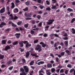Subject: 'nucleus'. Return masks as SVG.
Here are the masks:
<instances>
[{
    "label": "nucleus",
    "instance_id": "obj_62",
    "mask_svg": "<svg viewBox=\"0 0 75 75\" xmlns=\"http://www.w3.org/2000/svg\"><path fill=\"white\" fill-rule=\"evenodd\" d=\"M46 3H47V4H48V5H49V4H50V2H49V1H46Z\"/></svg>",
    "mask_w": 75,
    "mask_h": 75
},
{
    "label": "nucleus",
    "instance_id": "obj_14",
    "mask_svg": "<svg viewBox=\"0 0 75 75\" xmlns=\"http://www.w3.org/2000/svg\"><path fill=\"white\" fill-rule=\"evenodd\" d=\"M11 4L12 5L11 6V8H14L15 7V5L14 4V3L13 2H12L11 3Z\"/></svg>",
    "mask_w": 75,
    "mask_h": 75
},
{
    "label": "nucleus",
    "instance_id": "obj_3",
    "mask_svg": "<svg viewBox=\"0 0 75 75\" xmlns=\"http://www.w3.org/2000/svg\"><path fill=\"white\" fill-rule=\"evenodd\" d=\"M23 68L24 69H25V72H28L29 71L28 69V67H27L26 66H24Z\"/></svg>",
    "mask_w": 75,
    "mask_h": 75
},
{
    "label": "nucleus",
    "instance_id": "obj_31",
    "mask_svg": "<svg viewBox=\"0 0 75 75\" xmlns=\"http://www.w3.org/2000/svg\"><path fill=\"white\" fill-rule=\"evenodd\" d=\"M28 9V7H26L25 8L23 9V11H27Z\"/></svg>",
    "mask_w": 75,
    "mask_h": 75
},
{
    "label": "nucleus",
    "instance_id": "obj_59",
    "mask_svg": "<svg viewBox=\"0 0 75 75\" xmlns=\"http://www.w3.org/2000/svg\"><path fill=\"white\" fill-rule=\"evenodd\" d=\"M1 25H6V23H4V22H2L1 23Z\"/></svg>",
    "mask_w": 75,
    "mask_h": 75
},
{
    "label": "nucleus",
    "instance_id": "obj_9",
    "mask_svg": "<svg viewBox=\"0 0 75 75\" xmlns=\"http://www.w3.org/2000/svg\"><path fill=\"white\" fill-rule=\"evenodd\" d=\"M32 14L31 13H29L28 14H25V15L26 17H31L32 16Z\"/></svg>",
    "mask_w": 75,
    "mask_h": 75
},
{
    "label": "nucleus",
    "instance_id": "obj_29",
    "mask_svg": "<svg viewBox=\"0 0 75 75\" xmlns=\"http://www.w3.org/2000/svg\"><path fill=\"white\" fill-rule=\"evenodd\" d=\"M17 24L18 25H21V24H22V22L20 21V22H18L17 23Z\"/></svg>",
    "mask_w": 75,
    "mask_h": 75
},
{
    "label": "nucleus",
    "instance_id": "obj_57",
    "mask_svg": "<svg viewBox=\"0 0 75 75\" xmlns=\"http://www.w3.org/2000/svg\"><path fill=\"white\" fill-rule=\"evenodd\" d=\"M75 18H73L71 21V23H73V22H74V21H75Z\"/></svg>",
    "mask_w": 75,
    "mask_h": 75
},
{
    "label": "nucleus",
    "instance_id": "obj_41",
    "mask_svg": "<svg viewBox=\"0 0 75 75\" xmlns=\"http://www.w3.org/2000/svg\"><path fill=\"white\" fill-rule=\"evenodd\" d=\"M40 9H43V8H44V6H42V5L40 6Z\"/></svg>",
    "mask_w": 75,
    "mask_h": 75
},
{
    "label": "nucleus",
    "instance_id": "obj_50",
    "mask_svg": "<svg viewBox=\"0 0 75 75\" xmlns=\"http://www.w3.org/2000/svg\"><path fill=\"white\" fill-rule=\"evenodd\" d=\"M15 2L16 3H20V1L19 0H15Z\"/></svg>",
    "mask_w": 75,
    "mask_h": 75
},
{
    "label": "nucleus",
    "instance_id": "obj_18",
    "mask_svg": "<svg viewBox=\"0 0 75 75\" xmlns=\"http://www.w3.org/2000/svg\"><path fill=\"white\" fill-rule=\"evenodd\" d=\"M9 20H13V15L12 14H11L9 16Z\"/></svg>",
    "mask_w": 75,
    "mask_h": 75
},
{
    "label": "nucleus",
    "instance_id": "obj_4",
    "mask_svg": "<svg viewBox=\"0 0 75 75\" xmlns=\"http://www.w3.org/2000/svg\"><path fill=\"white\" fill-rule=\"evenodd\" d=\"M54 20H49L48 22H47V23L48 25H50V24H52V22H54Z\"/></svg>",
    "mask_w": 75,
    "mask_h": 75
},
{
    "label": "nucleus",
    "instance_id": "obj_45",
    "mask_svg": "<svg viewBox=\"0 0 75 75\" xmlns=\"http://www.w3.org/2000/svg\"><path fill=\"white\" fill-rule=\"evenodd\" d=\"M50 56H51V57H52V58H54V55H53V54L52 53H51L50 54Z\"/></svg>",
    "mask_w": 75,
    "mask_h": 75
},
{
    "label": "nucleus",
    "instance_id": "obj_25",
    "mask_svg": "<svg viewBox=\"0 0 75 75\" xmlns=\"http://www.w3.org/2000/svg\"><path fill=\"white\" fill-rule=\"evenodd\" d=\"M4 58V55L0 54V59H3Z\"/></svg>",
    "mask_w": 75,
    "mask_h": 75
},
{
    "label": "nucleus",
    "instance_id": "obj_56",
    "mask_svg": "<svg viewBox=\"0 0 75 75\" xmlns=\"http://www.w3.org/2000/svg\"><path fill=\"white\" fill-rule=\"evenodd\" d=\"M31 33L32 34H33L34 33V31L33 30H31Z\"/></svg>",
    "mask_w": 75,
    "mask_h": 75
},
{
    "label": "nucleus",
    "instance_id": "obj_16",
    "mask_svg": "<svg viewBox=\"0 0 75 75\" xmlns=\"http://www.w3.org/2000/svg\"><path fill=\"white\" fill-rule=\"evenodd\" d=\"M71 32L72 34H75V30L74 28H72L71 29Z\"/></svg>",
    "mask_w": 75,
    "mask_h": 75
},
{
    "label": "nucleus",
    "instance_id": "obj_28",
    "mask_svg": "<svg viewBox=\"0 0 75 75\" xmlns=\"http://www.w3.org/2000/svg\"><path fill=\"white\" fill-rule=\"evenodd\" d=\"M27 75V73L23 72L22 73H20V75Z\"/></svg>",
    "mask_w": 75,
    "mask_h": 75
},
{
    "label": "nucleus",
    "instance_id": "obj_58",
    "mask_svg": "<svg viewBox=\"0 0 75 75\" xmlns=\"http://www.w3.org/2000/svg\"><path fill=\"white\" fill-rule=\"evenodd\" d=\"M38 13L39 14H42V12L41 11H38Z\"/></svg>",
    "mask_w": 75,
    "mask_h": 75
},
{
    "label": "nucleus",
    "instance_id": "obj_63",
    "mask_svg": "<svg viewBox=\"0 0 75 75\" xmlns=\"http://www.w3.org/2000/svg\"><path fill=\"white\" fill-rule=\"evenodd\" d=\"M54 34H51L49 35L50 37H53L54 36Z\"/></svg>",
    "mask_w": 75,
    "mask_h": 75
},
{
    "label": "nucleus",
    "instance_id": "obj_54",
    "mask_svg": "<svg viewBox=\"0 0 75 75\" xmlns=\"http://www.w3.org/2000/svg\"><path fill=\"white\" fill-rule=\"evenodd\" d=\"M37 18L39 19H40V18H41V16H40V15H38L37 16Z\"/></svg>",
    "mask_w": 75,
    "mask_h": 75
},
{
    "label": "nucleus",
    "instance_id": "obj_51",
    "mask_svg": "<svg viewBox=\"0 0 75 75\" xmlns=\"http://www.w3.org/2000/svg\"><path fill=\"white\" fill-rule=\"evenodd\" d=\"M63 39H64V40H67L68 39V37H66L63 38Z\"/></svg>",
    "mask_w": 75,
    "mask_h": 75
},
{
    "label": "nucleus",
    "instance_id": "obj_12",
    "mask_svg": "<svg viewBox=\"0 0 75 75\" xmlns=\"http://www.w3.org/2000/svg\"><path fill=\"white\" fill-rule=\"evenodd\" d=\"M13 12L15 13H18V9L17 8H15L13 10Z\"/></svg>",
    "mask_w": 75,
    "mask_h": 75
},
{
    "label": "nucleus",
    "instance_id": "obj_39",
    "mask_svg": "<svg viewBox=\"0 0 75 75\" xmlns=\"http://www.w3.org/2000/svg\"><path fill=\"white\" fill-rule=\"evenodd\" d=\"M64 54H65V52H63L60 53V55L62 56H63V55H64Z\"/></svg>",
    "mask_w": 75,
    "mask_h": 75
},
{
    "label": "nucleus",
    "instance_id": "obj_32",
    "mask_svg": "<svg viewBox=\"0 0 75 75\" xmlns=\"http://www.w3.org/2000/svg\"><path fill=\"white\" fill-rule=\"evenodd\" d=\"M42 26V22L38 24V27H40Z\"/></svg>",
    "mask_w": 75,
    "mask_h": 75
},
{
    "label": "nucleus",
    "instance_id": "obj_42",
    "mask_svg": "<svg viewBox=\"0 0 75 75\" xmlns=\"http://www.w3.org/2000/svg\"><path fill=\"white\" fill-rule=\"evenodd\" d=\"M46 10H48V11H50V10H51V8L50 7H48L46 8Z\"/></svg>",
    "mask_w": 75,
    "mask_h": 75
},
{
    "label": "nucleus",
    "instance_id": "obj_15",
    "mask_svg": "<svg viewBox=\"0 0 75 75\" xmlns=\"http://www.w3.org/2000/svg\"><path fill=\"white\" fill-rule=\"evenodd\" d=\"M24 43V42H20L19 43V44L20 45L21 47H23V43Z\"/></svg>",
    "mask_w": 75,
    "mask_h": 75
},
{
    "label": "nucleus",
    "instance_id": "obj_19",
    "mask_svg": "<svg viewBox=\"0 0 75 75\" xmlns=\"http://www.w3.org/2000/svg\"><path fill=\"white\" fill-rule=\"evenodd\" d=\"M67 10L68 11H69V12H71V11H73V10L70 8H67Z\"/></svg>",
    "mask_w": 75,
    "mask_h": 75
},
{
    "label": "nucleus",
    "instance_id": "obj_20",
    "mask_svg": "<svg viewBox=\"0 0 75 75\" xmlns=\"http://www.w3.org/2000/svg\"><path fill=\"white\" fill-rule=\"evenodd\" d=\"M47 67L48 68H51L52 67V64H49L47 65Z\"/></svg>",
    "mask_w": 75,
    "mask_h": 75
},
{
    "label": "nucleus",
    "instance_id": "obj_61",
    "mask_svg": "<svg viewBox=\"0 0 75 75\" xmlns=\"http://www.w3.org/2000/svg\"><path fill=\"white\" fill-rule=\"evenodd\" d=\"M56 61H57V62H58V61H59V59L57 57L56 58Z\"/></svg>",
    "mask_w": 75,
    "mask_h": 75
},
{
    "label": "nucleus",
    "instance_id": "obj_26",
    "mask_svg": "<svg viewBox=\"0 0 75 75\" xmlns=\"http://www.w3.org/2000/svg\"><path fill=\"white\" fill-rule=\"evenodd\" d=\"M34 64V61H32L30 63V65H33Z\"/></svg>",
    "mask_w": 75,
    "mask_h": 75
},
{
    "label": "nucleus",
    "instance_id": "obj_64",
    "mask_svg": "<svg viewBox=\"0 0 75 75\" xmlns=\"http://www.w3.org/2000/svg\"><path fill=\"white\" fill-rule=\"evenodd\" d=\"M47 75H51V72H48L47 73Z\"/></svg>",
    "mask_w": 75,
    "mask_h": 75
},
{
    "label": "nucleus",
    "instance_id": "obj_46",
    "mask_svg": "<svg viewBox=\"0 0 75 75\" xmlns=\"http://www.w3.org/2000/svg\"><path fill=\"white\" fill-rule=\"evenodd\" d=\"M12 25L13 26V27H17V25H15L13 23H12Z\"/></svg>",
    "mask_w": 75,
    "mask_h": 75
},
{
    "label": "nucleus",
    "instance_id": "obj_48",
    "mask_svg": "<svg viewBox=\"0 0 75 75\" xmlns=\"http://www.w3.org/2000/svg\"><path fill=\"white\" fill-rule=\"evenodd\" d=\"M19 50H20V51H21V52H23V51H24V49H22L21 48H20L19 49Z\"/></svg>",
    "mask_w": 75,
    "mask_h": 75
},
{
    "label": "nucleus",
    "instance_id": "obj_34",
    "mask_svg": "<svg viewBox=\"0 0 75 75\" xmlns=\"http://www.w3.org/2000/svg\"><path fill=\"white\" fill-rule=\"evenodd\" d=\"M2 44H6V40H3L2 41Z\"/></svg>",
    "mask_w": 75,
    "mask_h": 75
},
{
    "label": "nucleus",
    "instance_id": "obj_1",
    "mask_svg": "<svg viewBox=\"0 0 75 75\" xmlns=\"http://www.w3.org/2000/svg\"><path fill=\"white\" fill-rule=\"evenodd\" d=\"M41 46L40 45H37L35 48V50H38V52H40L41 51Z\"/></svg>",
    "mask_w": 75,
    "mask_h": 75
},
{
    "label": "nucleus",
    "instance_id": "obj_44",
    "mask_svg": "<svg viewBox=\"0 0 75 75\" xmlns=\"http://www.w3.org/2000/svg\"><path fill=\"white\" fill-rule=\"evenodd\" d=\"M20 71H21V72H23L24 71V69H23V68H21L20 69Z\"/></svg>",
    "mask_w": 75,
    "mask_h": 75
},
{
    "label": "nucleus",
    "instance_id": "obj_8",
    "mask_svg": "<svg viewBox=\"0 0 75 75\" xmlns=\"http://www.w3.org/2000/svg\"><path fill=\"white\" fill-rule=\"evenodd\" d=\"M6 10L5 9V7H4L0 10V13H3Z\"/></svg>",
    "mask_w": 75,
    "mask_h": 75
},
{
    "label": "nucleus",
    "instance_id": "obj_24",
    "mask_svg": "<svg viewBox=\"0 0 75 75\" xmlns=\"http://www.w3.org/2000/svg\"><path fill=\"white\" fill-rule=\"evenodd\" d=\"M74 71H75V69L74 68L71 69L70 71V73H72L73 71L74 72Z\"/></svg>",
    "mask_w": 75,
    "mask_h": 75
},
{
    "label": "nucleus",
    "instance_id": "obj_52",
    "mask_svg": "<svg viewBox=\"0 0 75 75\" xmlns=\"http://www.w3.org/2000/svg\"><path fill=\"white\" fill-rule=\"evenodd\" d=\"M25 3L26 4L27 6H28L29 5V4H30V3L28 2V1H27L26 2H25Z\"/></svg>",
    "mask_w": 75,
    "mask_h": 75
},
{
    "label": "nucleus",
    "instance_id": "obj_38",
    "mask_svg": "<svg viewBox=\"0 0 75 75\" xmlns=\"http://www.w3.org/2000/svg\"><path fill=\"white\" fill-rule=\"evenodd\" d=\"M64 72V69H62L60 70V73H63Z\"/></svg>",
    "mask_w": 75,
    "mask_h": 75
},
{
    "label": "nucleus",
    "instance_id": "obj_53",
    "mask_svg": "<svg viewBox=\"0 0 75 75\" xmlns=\"http://www.w3.org/2000/svg\"><path fill=\"white\" fill-rule=\"evenodd\" d=\"M41 0H37V1L39 3H40L41 2Z\"/></svg>",
    "mask_w": 75,
    "mask_h": 75
},
{
    "label": "nucleus",
    "instance_id": "obj_35",
    "mask_svg": "<svg viewBox=\"0 0 75 75\" xmlns=\"http://www.w3.org/2000/svg\"><path fill=\"white\" fill-rule=\"evenodd\" d=\"M31 22V23L32 24H35V22L34 21H30Z\"/></svg>",
    "mask_w": 75,
    "mask_h": 75
},
{
    "label": "nucleus",
    "instance_id": "obj_22",
    "mask_svg": "<svg viewBox=\"0 0 75 75\" xmlns=\"http://www.w3.org/2000/svg\"><path fill=\"white\" fill-rule=\"evenodd\" d=\"M64 44L65 45L67 46V45H68V41H66L64 42Z\"/></svg>",
    "mask_w": 75,
    "mask_h": 75
},
{
    "label": "nucleus",
    "instance_id": "obj_21",
    "mask_svg": "<svg viewBox=\"0 0 75 75\" xmlns=\"http://www.w3.org/2000/svg\"><path fill=\"white\" fill-rule=\"evenodd\" d=\"M65 52H67L68 54V55H71V53H70V52L69 50H66Z\"/></svg>",
    "mask_w": 75,
    "mask_h": 75
},
{
    "label": "nucleus",
    "instance_id": "obj_49",
    "mask_svg": "<svg viewBox=\"0 0 75 75\" xmlns=\"http://www.w3.org/2000/svg\"><path fill=\"white\" fill-rule=\"evenodd\" d=\"M52 2L53 3H57L56 0H52Z\"/></svg>",
    "mask_w": 75,
    "mask_h": 75
},
{
    "label": "nucleus",
    "instance_id": "obj_23",
    "mask_svg": "<svg viewBox=\"0 0 75 75\" xmlns=\"http://www.w3.org/2000/svg\"><path fill=\"white\" fill-rule=\"evenodd\" d=\"M29 55H30V53H29V52H27L25 55L26 57H28Z\"/></svg>",
    "mask_w": 75,
    "mask_h": 75
},
{
    "label": "nucleus",
    "instance_id": "obj_33",
    "mask_svg": "<svg viewBox=\"0 0 75 75\" xmlns=\"http://www.w3.org/2000/svg\"><path fill=\"white\" fill-rule=\"evenodd\" d=\"M38 41V40H36L34 41V42L35 44L36 43H37Z\"/></svg>",
    "mask_w": 75,
    "mask_h": 75
},
{
    "label": "nucleus",
    "instance_id": "obj_55",
    "mask_svg": "<svg viewBox=\"0 0 75 75\" xmlns=\"http://www.w3.org/2000/svg\"><path fill=\"white\" fill-rule=\"evenodd\" d=\"M13 66L10 67H9L8 69H9V70H11L13 69Z\"/></svg>",
    "mask_w": 75,
    "mask_h": 75
},
{
    "label": "nucleus",
    "instance_id": "obj_7",
    "mask_svg": "<svg viewBox=\"0 0 75 75\" xmlns=\"http://www.w3.org/2000/svg\"><path fill=\"white\" fill-rule=\"evenodd\" d=\"M40 44H42V46L43 48H44L45 47H48V45H47L44 44V43L43 42H40Z\"/></svg>",
    "mask_w": 75,
    "mask_h": 75
},
{
    "label": "nucleus",
    "instance_id": "obj_17",
    "mask_svg": "<svg viewBox=\"0 0 75 75\" xmlns=\"http://www.w3.org/2000/svg\"><path fill=\"white\" fill-rule=\"evenodd\" d=\"M52 6L51 7L52 9H55L56 7H57V6L56 5L54 6V5H52Z\"/></svg>",
    "mask_w": 75,
    "mask_h": 75
},
{
    "label": "nucleus",
    "instance_id": "obj_40",
    "mask_svg": "<svg viewBox=\"0 0 75 75\" xmlns=\"http://www.w3.org/2000/svg\"><path fill=\"white\" fill-rule=\"evenodd\" d=\"M67 67H68V68H71V67H72V66L71 65V64H69L67 66Z\"/></svg>",
    "mask_w": 75,
    "mask_h": 75
},
{
    "label": "nucleus",
    "instance_id": "obj_10",
    "mask_svg": "<svg viewBox=\"0 0 75 75\" xmlns=\"http://www.w3.org/2000/svg\"><path fill=\"white\" fill-rule=\"evenodd\" d=\"M45 63V62H44L41 61L38 62L37 64L38 65H40L44 64Z\"/></svg>",
    "mask_w": 75,
    "mask_h": 75
},
{
    "label": "nucleus",
    "instance_id": "obj_2",
    "mask_svg": "<svg viewBox=\"0 0 75 75\" xmlns=\"http://www.w3.org/2000/svg\"><path fill=\"white\" fill-rule=\"evenodd\" d=\"M23 43L26 44V47H31V44H29L28 42L27 41H24Z\"/></svg>",
    "mask_w": 75,
    "mask_h": 75
},
{
    "label": "nucleus",
    "instance_id": "obj_36",
    "mask_svg": "<svg viewBox=\"0 0 75 75\" xmlns=\"http://www.w3.org/2000/svg\"><path fill=\"white\" fill-rule=\"evenodd\" d=\"M28 23H27L24 25V27L25 28H27V27H28Z\"/></svg>",
    "mask_w": 75,
    "mask_h": 75
},
{
    "label": "nucleus",
    "instance_id": "obj_27",
    "mask_svg": "<svg viewBox=\"0 0 75 75\" xmlns=\"http://www.w3.org/2000/svg\"><path fill=\"white\" fill-rule=\"evenodd\" d=\"M18 44V41H16L13 43V45H17Z\"/></svg>",
    "mask_w": 75,
    "mask_h": 75
},
{
    "label": "nucleus",
    "instance_id": "obj_37",
    "mask_svg": "<svg viewBox=\"0 0 75 75\" xmlns=\"http://www.w3.org/2000/svg\"><path fill=\"white\" fill-rule=\"evenodd\" d=\"M51 70L52 72H54V71H55V69L53 68L51 69Z\"/></svg>",
    "mask_w": 75,
    "mask_h": 75
},
{
    "label": "nucleus",
    "instance_id": "obj_6",
    "mask_svg": "<svg viewBox=\"0 0 75 75\" xmlns=\"http://www.w3.org/2000/svg\"><path fill=\"white\" fill-rule=\"evenodd\" d=\"M45 68H43L42 69H41V70L40 71H39V75H44V74L41 73V72H42V73H43V74H45V72H44V71H42L43 69H44Z\"/></svg>",
    "mask_w": 75,
    "mask_h": 75
},
{
    "label": "nucleus",
    "instance_id": "obj_30",
    "mask_svg": "<svg viewBox=\"0 0 75 75\" xmlns=\"http://www.w3.org/2000/svg\"><path fill=\"white\" fill-rule=\"evenodd\" d=\"M49 28V26H47L45 27V31H47V30H48V29Z\"/></svg>",
    "mask_w": 75,
    "mask_h": 75
},
{
    "label": "nucleus",
    "instance_id": "obj_47",
    "mask_svg": "<svg viewBox=\"0 0 75 75\" xmlns=\"http://www.w3.org/2000/svg\"><path fill=\"white\" fill-rule=\"evenodd\" d=\"M47 35V33H45L44 35H43V37H47V35Z\"/></svg>",
    "mask_w": 75,
    "mask_h": 75
},
{
    "label": "nucleus",
    "instance_id": "obj_13",
    "mask_svg": "<svg viewBox=\"0 0 75 75\" xmlns=\"http://www.w3.org/2000/svg\"><path fill=\"white\" fill-rule=\"evenodd\" d=\"M31 55H32V56L36 57V58H38L39 57L36 54H32V53H31Z\"/></svg>",
    "mask_w": 75,
    "mask_h": 75
},
{
    "label": "nucleus",
    "instance_id": "obj_43",
    "mask_svg": "<svg viewBox=\"0 0 75 75\" xmlns=\"http://www.w3.org/2000/svg\"><path fill=\"white\" fill-rule=\"evenodd\" d=\"M68 70H66L65 71V74H66V75H67V74H68Z\"/></svg>",
    "mask_w": 75,
    "mask_h": 75
},
{
    "label": "nucleus",
    "instance_id": "obj_5",
    "mask_svg": "<svg viewBox=\"0 0 75 75\" xmlns=\"http://www.w3.org/2000/svg\"><path fill=\"white\" fill-rule=\"evenodd\" d=\"M11 47L10 46H7L5 49H3V51H7L8 50L10 49Z\"/></svg>",
    "mask_w": 75,
    "mask_h": 75
},
{
    "label": "nucleus",
    "instance_id": "obj_11",
    "mask_svg": "<svg viewBox=\"0 0 75 75\" xmlns=\"http://www.w3.org/2000/svg\"><path fill=\"white\" fill-rule=\"evenodd\" d=\"M15 36H16L17 38H20V33H16L15 35Z\"/></svg>",
    "mask_w": 75,
    "mask_h": 75
},
{
    "label": "nucleus",
    "instance_id": "obj_60",
    "mask_svg": "<svg viewBox=\"0 0 75 75\" xmlns=\"http://www.w3.org/2000/svg\"><path fill=\"white\" fill-rule=\"evenodd\" d=\"M54 35L55 37H59V36L57 34H54Z\"/></svg>",
    "mask_w": 75,
    "mask_h": 75
}]
</instances>
